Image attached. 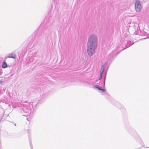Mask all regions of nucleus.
Masks as SVG:
<instances>
[{"mask_svg": "<svg viewBox=\"0 0 149 149\" xmlns=\"http://www.w3.org/2000/svg\"><path fill=\"white\" fill-rule=\"evenodd\" d=\"M103 70L102 71V72H101V74H100L101 77H100V78H101V76H102V73H103Z\"/></svg>", "mask_w": 149, "mask_h": 149, "instance_id": "6", "label": "nucleus"}, {"mask_svg": "<svg viewBox=\"0 0 149 149\" xmlns=\"http://www.w3.org/2000/svg\"><path fill=\"white\" fill-rule=\"evenodd\" d=\"M100 90L102 92H104L105 91V90L104 89L101 88Z\"/></svg>", "mask_w": 149, "mask_h": 149, "instance_id": "5", "label": "nucleus"}, {"mask_svg": "<svg viewBox=\"0 0 149 149\" xmlns=\"http://www.w3.org/2000/svg\"><path fill=\"white\" fill-rule=\"evenodd\" d=\"M97 43V39L95 36H91L88 43L87 52L89 55H92L94 53Z\"/></svg>", "mask_w": 149, "mask_h": 149, "instance_id": "1", "label": "nucleus"}, {"mask_svg": "<svg viewBox=\"0 0 149 149\" xmlns=\"http://www.w3.org/2000/svg\"><path fill=\"white\" fill-rule=\"evenodd\" d=\"M97 88L98 89H99V90H101V89L99 87H97Z\"/></svg>", "mask_w": 149, "mask_h": 149, "instance_id": "8", "label": "nucleus"}, {"mask_svg": "<svg viewBox=\"0 0 149 149\" xmlns=\"http://www.w3.org/2000/svg\"><path fill=\"white\" fill-rule=\"evenodd\" d=\"M97 88L98 89H99V90H101V89L99 87H97Z\"/></svg>", "mask_w": 149, "mask_h": 149, "instance_id": "7", "label": "nucleus"}, {"mask_svg": "<svg viewBox=\"0 0 149 149\" xmlns=\"http://www.w3.org/2000/svg\"><path fill=\"white\" fill-rule=\"evenodd\" d=\"M7 67V65L5 61H4L2 65V67L3 68H5Z\"/></svg>", "mask_w": 149, "mask_h": 149, "instance_id": "4", "label": "nucleus"}, {"mask_svg": "<svg viewBox=\"0 0 149 149\" xmlns=\"http://www.w3.org/2000/svg\"><path fill=\"white\" fill-rule=\"evenodd\" d=\"M135 5L136 11L137 12L139 11L141 8V6L139 1L138 0H136L135 3Z\"/></svg>", "mask_w": 149, "mask_h": 149, "instance_id": "2", "label": "nucleus"}, {"mask_svg": "<svg viewBox=\"0 0 149 149\" xmlns=\"http://www.w3.org/2000/svg\"><path fill=\"white\" fill-rule=\"evenodd\" d=\"M8 57L15 58V55L13 53L10 54H9Z\"/></svg>", "mask_w": 149, "mask_h": 149, "instance_id": "3", "label": "nucleus"}]
</instances>
